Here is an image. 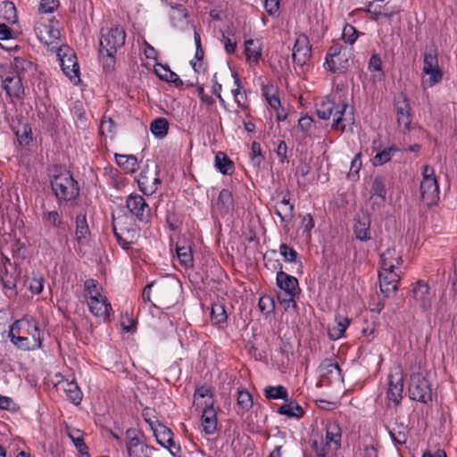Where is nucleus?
I'll list each match as a JSON object with an SVG mask.
<instances>
[{
	"instance_id": "obj_1",
	"label": "nucleus",
	"mask_w": 457,
	"mask_h": 457,
	"mask_svg": "<svg viewBox=\"0 0 457 457\" xmlns=\"http://www.w3.org/2000/svg\"><path fill=\"white\" fill-rule=\"evenodd\" d=\"M84 290L90 312L103 321H109L113 311L98 281L93 278L86 280Z\"/></svg>"
},
{
	"instance_id": "obj_2",
	"label": "nucleus",
	"mask_w": 457,
	"mask_h": 457,
	"mask_svg": "<svg viewBox=\"0 0 457 457\" xmlns=\"http://www.w3.org/2000/svg\"><path fill=\"white\" fill-rule=\"evenodd\" d=\"M316 112L319 118L322 120H328L334 115L332 129L342 132L345 129L346 122L348 124L353 122V109L346 103L337 104L329 98H324L317 104Z\"/></svg>"
},
{
	"instance_id": "obj_3",
	"label": "nucleus",
	"mask_w": 457,
	"mask_h": 457,
	"mask_svg": "<svg viewBox=\"0 0 457 457\" xmlns=\"http://www.w3.org/2000/svg\"><path fill=\"white\" fill-rule=\"evenodd\" d=\"M125 38V30L120 25L105 30L102 29L99 54L104 69L113 66L117 49L124 45Z\"/></svg>"
},
{
	"instance_id": "obj_4",
	"label": "nucleus",
	"mask_w": 457,
	"mask_h": 457,
	"mask_svg": "<svg viewBox=\"0 0 457 457\" xmlns=\"http://www.w3.org/2000/svg\"><path fill=\"white\" fill-rule=\"evenodd\" d=\"M51 187L59 205L73 202L79 195V187L69 170L53 175Z\"/></svg>"
},
{
	"instance_id": "obj_5",
	"label": "nucleus",
	"mask_w": 457,
	"mask_h": 457,
	"mask_svg": "<svg viewBox=\"0 0 457 457\" xmlns=\"http://www.w3.org/2000/svg\"><path fill=\"white\" fill-rule=\"evenodd\" d=\"M154 295V298L159 306L155 303H152V305L155 308H170L172 306L177 298L178 286L176 283L169 282H152L148 284L143 290L142 298L144 301L151 302V295Z\"/></svg>"
},
{
	"instance_id": "obj_6",
	"label": "nucleus",
	"mask_w": 457,
	"mask_h": 457,
	"mask_svg": "<svg viewBox=\"0 0 457 457\" xmlns=\"http://www.w3.org/2000/svg\"><path fill=\"white\" fill-rule=\"evenodd\" d=\"M342 431L338 423L328 421L326 424V436L312 441V449L318 457H327L335 453L341 445Z\"/></svg>"
},
{
	"instance_id": "obj_7",
	"label": "nucleus",
	"mask_w": 457,
	"mask_h": 457,
	"mask_svg": "<svg viewBox=\"0 0 457 457\" xmlns=\"http://www.w3.org/2000/svg\"><path fill=\"white\" fill-rule=\"evenodd\" d=\"M277 267L281 269V264L279 262L274 263L273 269H277ZM276 283L283 291V294L278 295V299L284 304V308H295V297L300 293L297 278L279 270L276 275Z\"/></svg>"
},
{
	"instance_id": "obj_8",
	"label": "nucleus",
	"mask_w": 457,
	"mask_h": 457,
	"mask_svg": "<svg viewBox=\"0 0 457 457\" xmlns=\"http://www.w3.org/2000/svg\"><path fill=\"white\" fill-rule=\"evenodd\" d=\"M57 56L64 75L74 84L80 81L79 65L74 51L68 46L59 47Z\"/></svg>"
},
{
	"instance_id": "obj_9",
	"label": "nucleus",
	"mask_w": 457,
	"mask_h": 457,
	"mask_svg": "<svg viewBox=\"0 0 457 457\" xmlns=\"http://www.w3.org/2000/svg\"><path fill=\"white\" fill-rule=\"evenodd\" d=\"M139 190L145 195L154 194L161 185L158 167L148 162L136 178Z\"/></svg>"
},
{
	"instance_id": "obj_10",
	"label": "nucleus",
	"mask_w": 457,
	"mask_h": 457,
	"mask_svg": "<svg viewBox=\"0 0 457 457\" xmlns=\"http://www.w3.org/2000/svg\"><path fill=\"white\" fill-rule=\"evenodd\" d=\"M126 449L128 457H152L154 447L149 446L136 429L126 431Z\"/></svg>"
},
{
	"instance_id": "obj_11",
	"label": "nucleus",
	"mask_w": 457,
	"mask_h": 457,
	"mask_svg": "<svg viewBox=\"0 0 457 457\" xmlns=\"http://www.w3.org/2000/svg\"><path fill=\"white\" fill-rule=\"evenodd\" d=\"M409 396L411 400L428 403L432 400V393L428 379L420 373H413L409 384Z\"/></svg>"
},
{
	"instance_id": "obj_12",
	"label": "nucleus",
	"mask_w": 457,
	"mask_h": 457,
	"mask_svg": "<svg viewBox=\"0 0 457 457\" xmlns=\"http://www.w3.org/2000/svg\"><path fill=\"white\" fill-rule=\"evenodd\" d=\"M0 77L2 87L9 97L12 98V101L21 100L25 95L24 79L17 76L15 72H11L8 70L4 71Z\"/></svg>"
},
{
	"instance_id": "obj_13",
	"label": "nucleus",
	"mask_w": 457,
	"mask_h": 457,
	"mask_svg": "<svg viewBox=\"0 0 457 457\" xmlns=\"http://www.w3.org/2000/svg\"><path fill=\"white\" fill-rule=\"evenodd\" d=\"M126 208L138 221L147 223L150 220L151 209L142 195H129L126 199Z\"/></svg>"
},
{
	"instance_id": "obj_14",
	"label": "nucleus",
	"mask_w": 457,
	"mask_h": 457,
	"mask_svg": "<svg viewBox=\"0 0 457 457\" xmlns=\"http://www.w3.org/2000/svg\"><path fill=\"white\" fill-rule=\"evenodd\" d=\"M9 328H12L18 334L25 337H29L36 341H42L44 339V333L39 328V323L33 317H24L13 322Z\"/></svg>"
},
{
	"instance_id": "obj_15",
	"label": "nucleus",
	"mask_w": 457,
	"mask_h": 457,
	"mask_svg": "<svg viewBox=\"0 0 457 457\" xmlns=\"http://www.w3.org/2000/svg\"><path fill=\"white\" fill-rule=\"evenodd\" d=\"M378 273L381 293L386 297H389L391 295H394L398 288V283L403 271L379 268Z\"/></svg>"
},
{
	"instance_id": "obj_16",
	"label": "nucleus",
	"mask_w": 457,
	"mask_h": 457,
	"mask_svg": "<svg viewBox=\"0 0 457 457\" xmlns=\"http://www.w3.org/2000/svg\"><path fill=\"white\" fill-rule=\"evenodd\" d=\"M156 442L163 448L169 450L173 457H180L181 448L173 440L172 431L163 424L158 425L153 430Z\"/></svg>"
},
{
	"instance_id": "obj_17",
	"label": "nucleus",
	"mask_w": 457,
	"mask_h": 457,
	"mask_svg": "<svg viewBox=\"0 0 457 457\" xmlns=\"http://www.w3.org/2000/svg\"><path fill=\"white\" fill-rule=\"evenodd\" d=\"M292 56L294 62L300 66H303L309 62L312 56V46L305 35L300 34L296 37Z\"/></svg>"
},
{
	"instance_id": "obj_18",
	"label": "nucleus",
	"mask_w": 457,
	"mask_h": 457,
	"mask_svg": "<svg viewBox=\"0 0 457 457\" xmlns=\"http://www.w3.org/2000/svg\"><path fill=\"white\" fill-rule=\"evenodd\" d=\"M18 275L10 259L2 256L0 260V280L6 289H14L17 284Z\"/></svg>"
},
{
	"instance_id": "obj_19",
	"label": "nucleus",
	"mask_w": 457,
	"mask_h": 457,
	"mask_svg": "<svg viewBox=\"0 0 457 457\" xmlns=\"http://www.w3.org/2000/svg\"><path fill=\"white\" fill-rule=\"evenodd\" d=\"M420 197L427 205L436 204L439 199L437 179H422L420 188Z\"/></svg>"
},
{
	"instance_id": "obj_20",
	"label": "nucleus",
	"mask_w": 457,
	"mask_h": 457,
	"mask_svg": "<svg viewBox=\"0 0 457 457\" xmlns=\"http://www.w3.org/2000/svg\"><path fill=\"white\" fill-rule=\"evenodd\" d=\"M403 254L396 248H388L380 255L379 268L386 270H402Z\"/></svg>"
},
{
	"instance_id": "obj_21",
	"label": "nucleus",
	"mask_w": 457,
	"mask_h": 457,
	"mask_svg": "<svg viewBox=\"0 0 457 457\" xmlns=\"http://www.w3.org/2000/svg\"><path fill=\"white\" fill-rule=\"evenodd\" d=\"M388 381L387 399L398 405L403 398V377L402 373L390 374Z\"/></svg>"
},
{
	"instance_id": "obj_22",
	"label": "nucleus",
	"mask_w": 457,
	"mask_h": 457,
	"mask_svg": "<svg viewBox=\"0 0 457 457\" xmlns=\"http://www.w3.org/2000/svg\"><path fill=\"white\" fill-rule=\"evenodd\" d=\"M413 300L422 310L431 306L433 295L427 283L419 280L412 289Z\"/></svg>"
},
{
	"instance_id": "obj_23",
	"label": "nucleus",
	"mask_w": 457,
	"mask_h": 457,
	"mask_svg": "<svg viewBox=\"0 0 457 457\" xmlns=\"http://www.w3.org/2000/svg\"><path fill=\"white\" fill-rule=\"evenodd\" d=\"M11 72H15L17 76L24 80L29 79L36 71L35 64L22 57H14L11 66L7 69Z\"/></svg>"
},
{
	"instance_id": "obj_24",
	"label": "nucleus",
	"mask_w": 457,
	"mask_h": 457,
	"mask_svg": "<svg viewBox=\"0 0 457 457\" xmlns=\"http://www.w3.org/2000/svg\"><path fill=\"white\" fill-rule=\"evenodd\" d=\"M35 32L40 42L46 46L54 45L60 38V30L52 25L37 23Z\"/></svg>"
},
{
	"instance_id": "obj_25",
	"label": "nucleus",
	"mask_w": 457,
	"mask_h": 457,
	"mask_svg": "<svg viewBox=\"0 0 457 457\" xmlns=\"http://www.w3.org/2000/svg\"><path fill=\"white\" fill-rule=\"evenodd\" d=\"M8 337H10L11 342L20 350L33 351L39 349L42 346L40 341H36L35 339L29 338V337L18 334V332H15L11 328H9L8 330Z\"/></svg>"
},
{
	"instance_id": "obj_26",
	"label": "nucleus",
	"mask_w": 457,
	"mask_h": 457,
	"mask_svg": "<svg viewBox=\"0 0 457 457\" xmlns=\"http://www.w3.org/2000/svg\"><path fill=\"white\" fill-rule=\"evenodd\" d=\"M396 120L400 131L405 133L410 129L411 114L407 98L395 103Z\"/></svg>"
},
{
	"instance_id": "obj_27",
	"label": "nucleus",
	"mask_w": 457,
	"mask_h": 457,
	"mask_svg": "<svg viewBox=\"0 0 457 457\" xmlns=\"http://www.w3.org/2000/svg\"><path fill=\"white\" fill-rule=\"evenodd\" d=\"M90 237V230L87 221L85 213H78L76 216L75 240L79 247L86 245Z\"/></svg>"
},
{
	"instance_id": "obj_28",
	"label": "nucleus",
	"mask_w": 457,
	"mask_h": 457,
	"mask_svg": "<svg viewBox=\"0 0 457 457\" xmlns=\"http://www.w3.org/2000/svg\"><path fill=\"white\" fill-rule=\"evenodd\" d=\"M201 415V424L203 432L206 435H213L217 430V412L213 406L203 407Z\"/></svg>"
},
{
	"instance_id": "obj_29",
	"label": "nucleus",
	"mask_w": 457,
	"mask_h": 457,
	"mask_svg": "<svg viewBox=\"0 0 457 457\" xmlns=\"http://www.w3.org/2000/svg\"><path fill=\"white\" fill-rule=\"evenodd\" d=\"M213 211L220 215L228 214L234 209L232 193L228 189H222L212 205Z\"/></svg>"
},
{
	"instance_id": "obj_30",
	"label": "nucleus",
	"mask_w": 457,
	"mask_h": 457,
	"mask_svg": "<svg viewBox=\"0 0 457 457\" xmlns=\"http://www.w3.org/2000/svg\"><path fill=\"white\" fill-rule=\"evenodd\" d=\"M194 403L196 408L213 406V395L210 386L203 385L195 388L194 393Z\"/></svg>"
},
{
	"instance_id": "obj_31",
	"label": "nucleus",
	"mask_w": 457,
	"mask_h": 457,
	"mask_svg": "<svg viewBox=\"0 0 457 457\" xmlns=\"http://www.w3.org/2000/svg\"><path fill=\"white\" fill-rule=\"evenodd\" d=\"M354 234L357 239L367 241L370 239V219L368 215L358 216L354 221Z\"/></svg>"
},
{
	"instance_id": "obj_32",
	"label": "nucleus",
	"mask_w": 457,
	"mask_h": 457,
	"mask_svg": "<svg viewBox=\"0 0 457 457\" xmlns=\"http://www.w3.org/2000/svg\"><path fill=\"white\" fill-rule=\"evenodd\" d=\"M66 432L69 438L72 441L74 446L80 453V457H90L87 453V446L84 442L83 431L75 428L67 427Z\"/></svg>"
},
{
	"instance_id": "obj_33",
	"label": "nucleus",
	"mask_w": 457,
	"mask_h": 457,
	"mask_svg": "<svg viewBox=\"0 0 457 457\" xmlns=\"http://www.w3.org/2000/svg\"><path fill=\"white\" fill-rule=\"evenodd\" d=\"M58 386L64 391L73 404L79 405L81 403L83 394L76 382L65 380L59 382Z\"/></svg>"
},
{
	"instance_id": "obj_34",
	"label": "nucleus",
	"mask_w": 457,
	"mask_h": 457,
	"mask_svg": "<svg viewBox=\"0 0 457 457\" xmlns=\"http://www.w3.org/2000/svg\"><path fill=\"white\" fill-rule=\"evenodd\" d=\"M114 158L117 165L121 168L125 173L132 174L138 169V161L135 155L116 154Z\"/></svg>"
},
{
	"instance_id": "obj_35",
	"label": "nucleus",
	"mask_w": 457,
	"mask_h": 457,
	"mask_svg": "<svg viewBox=\"0 0 457 457\" xmlns=\"http://www.w3.org/2000/svg\"><path fill=\"white\" fill-rule=\"evenodd\" d=\"M350 325L347 317L336 316L335 323L328 327V334L331 340H337L344 336L345 329Z\"/></svg>"
},
{
	"instance_id": "obj_36",
	"label": "nucleus",
	"mask_w": 457,
	"mask_h": 457,
	"mask_svg": "<svg viewBox=\"0 0 457 457\" xmlns=\"http://www.w3.org/2000/svg\"><path fill=\"white\" fill-rule=\"evenodd\" d=\"M275 213L281 221L289 222L294 217V204L285 196L275 204Z\"/></svg>"
},
{
	"instance_id": "obj_37",
	"label": "nucleus",
	"mask_w": 457,
	"mask_h": 457,
	"mask_svg": "<svg viewBox=\"0 0 457 457\" xmlns=\"http://www.w3.org/2000/svg\"><path fill=\"white\" fill-rule=\"evenodd\" d=\"M245 54L248 62L253 63H258L259 60L262 57V46L259 40H245Z\"/></svg>"
},
{
	"instance_id": "obj_38",
	"label": "nucleus",
	"mask_w": 457,
	"mask_h": 457,
	"mask_svg": "<svg viewBox=\"0 0 457 457\" xmlns=\"http://www.w3.org/2000/svg\"><path fill=\"white\" fill-rule=\"evenodd\" d=\"M348 66V58L345 54L332 58H325L324 67L333 73L344 72L347 70Z\"/></svg>"
},
{
	"instance_id": "obj_39",
	"label": "nucleus",
	"mask_w": 457,
	"mask_h": 457,
	"mask_svg": "<svg viewBox=\"0 0 457 457\" xmlns=\"http://www.w3.org/2000/svg\"><path fill=\"white\" fill-rule=\"evenodd\" d=\"M215 168L224 175L232 174L235 170L234 162L223 152H218L214 160Z\"/></svg>"
},
{
	"instance_id": "obj_40",
	"label": "nucleus",
	"mask_w": 457,
	"mask_h": 457,
	"mask_svg": "<svg viewBox=\"0 0 457 457\" xmlns=\"http://www.w3.org/2000/svg\"><path fill=\"white\" fill-rule=\"evenodd\" d=\"M278 412L289 418H302L304 414L303 408L295 402L288 400L282 404Z\"/></svg>"
},
{
	"instance_id": "obj_41",
	"label": "nucleus",
	"mask_w": 457,
	"mask_h": 457,
	"mask_svg": "<svg viewBox=\"0 0 457 457\" xmlns=\"http://www.w3.org/2000/svg\"><path fill=\"white\" fill-rule=\"evenodd\" d=\"M42 219L48 226L60 230L65 229L67 225L56 211H45Z\"/></svg>"
},
{
	"instance_id": "obj_42",
	"label": "nucleus",
	"mask_w": 457,
	"mask_h": 457,
	"mask_svg": "<svg viewBox=\"0 0 457 457\" xmlns=\"http://www.w3.org/2000/svg\"><path fill=\"white\" fill-rule=\"evenodd\" d=\"M424 75L428 76V78H423L421 81V86L424 89L434 87L438 84L443 79V72L440 68L430 69L427 71H422Z\"/></svg>"
},
{
	"instance_id": "obj_43",
	"label": "nucleus",
	"mask_w": 457,
	"mask_h": 457,
	"mask_svg": "<svg viewBox=\"0 0 457 457\" xmlns=\"http://www.w3.org/2000/svg\"><path fill=\"white\" fill-rule=\"evenodd\" d=\"M176 251L179 261L185 268H191L194 264L192 249L189 245H181L179 243L176 245Z\"/></svg>"
},
{
	"instance_id": "obj_44",
	"label": "nucleus",
	"mask_w": 457,
	"mask_h": 457,
	"mask_svg": "<svg viewBox=\"0 0 457 457\" xmlns=\"http://www.w3.org/2000/svg\"><path fill=\"white\" fill-rule=\"evenodd\" d=\"M397 152H399V148L395 145L378 150L373 158V164L383 165L388 162Z\"/></svg>"
},
{
	"instance_id": "obj_45",
	"label": "nucleus",
	"mask_w": 457,
	"mask_h": 457,
	"mask_svg": "<svg viewBox=\"0 0 457 457\" xmlns=\"http://www.w3.org/2000/svg\"><path fill=\"white\" fill-rule=\"evenodd\" d=\"M263 393H264V396L267 399H274V400L282 399L285 402L287 401L288 392H287V388L283 386H266L263 390Z\"/></svg>"
},
{
	"instance_id": "obj_46",
	"label": "nucleus",
	"mask_w": 457,
	"mask_h": 457,
	"mask_svg": "<svg viewBox=\"0 0 457 457\" xmlns=\"http://www.w3.org/2000/svg\"><path fill=\"white\" fill-rule=\"evenodd\" d=\"M155 72L161 79L167 82H171L176 87H180L183 85V82L179 79V75L171 71L170 69L164 67L163 65H160L158 69H155Z\"/></svg>"
},
{
	"instance_id": "obj_47",
	"label": "nucleus",
	"mask_w": 457,
	"mask_h": 457,
	"mask_svg": "<svg viewBox=\"0 0 457 457\" xmlns=\"http://www.w3.org/2000/svg\"><path fill=\"white\" fill-rule=\"evenodd\" d=\"M169 129V123L164 118H157L154 120L150 124L151 132L157 137H164Z\"/></svg>"
},
{
	"instance_id": "obj_48",
	"label": "nucleus",
	"mask_w": 457,
	"mask_h": 457,
	"mask_svg": "<svg viewBox=\"0 0 457 457\" xmlns=\"http://www.w3.org/2000/svg\"><path fill=\"white\" fill-rule=\"evenodd\" d=\"M371 197L377 196L382 203L386 201V190L384 179L381 177H376L371 185L370 188Z\"/></svg>"
},
{
	"instance_id": "obj_49",
	"label": "nucleus",
	"mask_w": 457,
	"mask_h": 457,
	"mask_svg": "<svg viewBox=\"0 0 457 457\" xmlns=\"http://www.w3.org/2000/svg\"><path fill=\"white\" fill-rule=\"evenodd\" d=\"M113 233L116 237L117 242L123 249H129L130 245L133 244V235H131L129 230L126 232L118 231L116 223L113 222Z\"/></svg>"
},
{
	"instance_id": "obj_50",
	"label": "nucleus",
	"mask_w": 457,
	"mask_h": 457,
	"mask_svg": "<svg viewBox=\"0 0 457 457\" xmlns=\"http://www.w3.org/2000/svg\"><path fill=\"white\" fill-rule=\"evenodd\" d=\"M211 319L213 324L220 326L227 320V314L223 305L213 304L211 309Z\"/></svg>"
},
{
	"instance_id": "obj_51",
	"label": "nucleus",
	"mask_w": 457,
	"mask_h": 457,
	"mask_svg": "<svg viewBox=\"0 0 457 457\" xmlns=\"http://www.w3.org/2000/svg\"><path fill=\"white\" fill-rule=\"evenodd\" d=\"M232 77L234 79L235 87L232 88L231 93L237 104L241 107L243 106L242 99L245 98V91H242L243 87L238 75L236 72H233Z\"/></svg>"
},
{
	"instance_id": "obj_52",
	"label": "nucleus",
	"mask_w": 457,
	"mask_h": 457,
	"mask_svg": "<svg viewBox=\"0 0 457 457\" xmlns=\"http://www.w3.org/2000/svg\"><path fill=\"white\" fill-rule=\"evenodd\" d=\"M237 403L244 411L250 410L253 406V398L251 394L245 389H238Z\"/></svg>"
},
{
	"instance_id": "obj_53",
	"label": "nucleus",
	"mask_w": 457,
	"mask_h": 457,
	"mask_svg": "<svg viewBox=\"0 0 457 457\" xmlns=\"http://www.w3.org/2000/svg\"><path fill=\"white\" fill-rule=\"evenodd\" d=\"M29 288L32 294H40L44 288V278L40 274H35L29 279Z\"/></svg>"
},
{
	"instance_id": "obj_54",
	"label": "nucleus",
	"mask_w": 457,
	"mask_h": 457,
	"mask_svg": "<svg viewBox=\"0 0 457 457\" xmlns=\"http://www.w3.org/2000/svg\"><path fill=\"white\" fill-rule=\"evenodd\" d=\"M142 417L144 420L149 425L151 430L153 431L158 425L162 423L159 422L156 416L154 415V411L149 407H145L142 411Z\"/></svg>"
},
{
	"instance_id": "obj_55",
	"label": "nucleus",
	"mask_w": 457,
	"mask_h": 457,
	"mask_svg": "<svg viewBox=\"0 0 457 457\" xmlns=\"http://www.w3.org/2000/svg\"><path fill=\"white\" fill-rule=\"evenodd\" d=\"M4 19L9 22L14 23L17 20L16 8L13 3L5 1L3 2Z\"/></svg>"
},
{
	"instance_id": "obj_56",
	"label": "nucleus",
	"mask_w": 457,
	"mask_h": 457,
	"mask_svg": "<svg viewBox=\"0 0 457 457\" xmlns=\"http://www.w3.org/2000/svg\"><path fill=\"white\" fill-rule=\"evenodd\" d=\"M342 38L345 43L353 45L358 38L356 29L350 24H346L343 29Z\"/></svg>"
},
{
	"instance_id": "obj_57",
	"label": "nucleus",
	"mask_w": 457,
	"mask_h": 457,
	"mask_svg": "<svg viewBox=\"0 0 457 457\" xmlns=\"http://www.w3.org/2000/svg\"><path fill=\"white\" fill-rule=\"evenodd\" d=\"M439 68L436 53H425L422 71Z\"/></svg>"
},
{
	"instance_id": "obj_58",
	"label": "nucleus",
	"mask_w": 457,
	"mask_h": 457,
	"mask_svg": "<svg viewBox=\"0 0 457 457\" xmlns=\"http://www.w3.org/2000/svg\"><path fill=\"white\" fill-rule=\"evenodd\" d=\"M280 254L283 256L284 261L287 262H295L297 253L292 247L286 244H281L279 247Z\"/></svg>"
},
{
	"instance_id": "obj_59",
	"label": "nucleus",
	"mask_w": 457,
	"mask_h": 457,
	"mask_svg": "<svg viewBox=\"0 0 457 457\" xmlns=\"http://www.w3.org/2000/svg\"><path fill=\"white\" fill-rule=\"evenodd\" d=\"M58 6V0H41L38 6V12L40 13H52Z\"/></svg>"
},
{
	"instance_id": "obj_60",
	"label": "nucleus",
	"mask_w": 457,
	"mask_h": 457,
	"mask_svg": "<svg viewBox=\"0 0 457 457\" xmlns=\"http://www.w3.org/2000/svg\"><path fill=\"white\" fill-rule=\"evenodd\" d=\"M258 305L261 312L270 313L273 311L274 302L271 297L263 295L260 297Z\"/></svg>"
},
{
	"instance_id": "obj_61",
	"label": "nucleus",
	"mask_w": 457,
	"mask_h": 457,
	"mask_svg": "<svg viewBox=\"0 0 457 457\" xmlns=\"http://www.w3.org/2000/svg\"><path fill=\"white\" fill-rule=\"evenodd\" d=\"M250 157L254 164L259 165L263 160L262 156L261 145L257 142H253L251 146Z\"/></svg>"
},
{
	"instance_id": "obj_62",
	"label": "nucleus",
	"mask_w": 457,
	"mask_h": 457,
	"mask_svg": "<svg viewBox=\"0 0 457 457\" xmlns=\"http://www.w3.org/2000/svg\"><path fill=\"white\" fill-rule=\"evenodd\" d=\"M368 69L370 72L382 71V61H381L380 56L378 54H373L370 56Z\"/></svg>"
},
{
	"instance_id": "obj_63",
	"label": "nucleus",
	"mask_w": 457,
	"mask_h": 457,
	"mask_svg": "<svg viewBox=\"0 0 457 457\" xmlns=\"http://www.w3.org/2000/svg\"><path fill=\"white\" fill-rule=\"evenodd\" d=\"M320 369L323 370H327L326 373L332 374L333 372H336L337 374L340 373V368L339 365L333 361L332 360H325L320 366Z\"/></svg>"
},
{
	"instance_id": "obj_64",
	"label": "nucleus",
	"mask_w": 457,
	"mask_h": 457,
	"mask_svg": "<svg viewBox=\"0 0 457 457\" xmlns=\"http://www.w3.org/2000/svg\"><path fill=\"white\" fill-rule=\"evenodd\" d=\"M313 126V120L309 116H303L300 118L298 121V127L299 129L305 134L309 133L312 127Z\"/></svg>"
}]
</instances>
